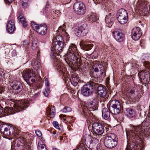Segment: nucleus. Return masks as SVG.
Instances as JSON below:
<instances>
[{"label": "nucleus", "mask_w": 150, "mask_h": 150, "mask_svg": "<svg viewBox=\"0 0 150 150\" xmlns=\"http://www.w3.org/2000/svg\"><path fill=\"white\" fill-rule=\"evenodd\" d=\"M38 94H35V97H37L38 96Z\"/></svg>", "instance_id": "obj_64"}, {"label": "nucleus", "mask_w": 150, "mask_h": 150, "mask_svg": "<svg viewBox=\"0 0 150 150\" xmlns=\"http://www.w3.org/2000/svg\"><path fill=\"white\" fill-rule=\"evenodd\" d=\"M117 138L113 133H110L107 135L105 140L104 144L106 147L109 148H112L117 145Z\"/></svg>", "instance_id": "obj_7"}, {"label": "nucleus", "mask_w": 150, "mask_h": 150, "mask_svg": "<svg viewBox=\"0 0 150 150\" xmlns=\"http://www.w3.org/2000/svg\"><path fill=\"white\" fill-rule=\"evenodd\" d=\"M15 27L13 20L9 21L7 26V31L10 33H12L15 30Z\"/></svg>", "instance_id": "obj_27"}, {"label": "nucleus", "mask_w": 150, "mask_h": 150, "mask_svg": "<svg viewBox=\"0 0 150 150\" xmlns=\"http://www.w3.org/2000/svg\"><path fill=\"white\" fill-rule=\"evenodd\" d=\"M30 136L28 134L18 137L16 141L17 143L14 145L15 150H23V146H25L28 149L31 148V142L29 141Z\"/></svg>", "instance_id": "obj_2"}, {"label": "nucleus", "mask_w": 150, "mask_h": 150, "mask_svg": "<svg viewBox=\"0 0 150 150\" xmlns=\"http://www.w3.org/2000/svg\"><path fill=\"white\" fill-rule=\"evenodd\" d=\"M31 26L39 34L42 35H45L47 33V28L45 24L38 25L34 22L31 23Z\"/></svg>", "instance_id": "obj_12"}, {"label": "nucleus", "mask_w": 150, "mask_h": 150, "mask_svg": "<svg viewBox=\"0 0 150 150\" xmlns=\"http://www.w3.org/2000/svg\"><path fill=\"white\" fill-rule=\"evenodd\" d=\"M55 108L54 106H49L47 108V113L48 116L53 118L55 115Z\"/></svg>", "instance_id": "obj_28"}, {"label": "nucleus", "mask_w": 150, "mask_h": 150, "mask_svg": "<svg viewBox=\"0 0 150 150\" xmlns=\"http://www.w3.org/2000/svg\"><path fill=\"white\" fill-rule=\"evenodd\" d=\"M5 2L6 3L11 4L13 1V0H4Z\"/></svg>", "instance_id": "obj_54"}, {"label": "nucleus", "mask_w": 150, "mask_h": 150, "mask_svg": "<svg viewBox=\"0 0 150 150\" xmlns=\"http://www.w3.org/2000/svg\"><path fill=\"white\" fill-rule=\"evenodd\" d=\"M96 141H93L87 147L91 150H96L95 148L96 146Z\"/></svg>", "instance_id": "obj_43"}, {"label": "nucleus", "mask_w": 150, "mask_h": 150, "mask_svg": "<svg viewBox=\"0 0 150 150\" xmlns=\"http://www.w3.org/2000/svg\"><path fill=\"white\" fill-rule=\"evenodd\" d=\"M92 127L93 133L98 135L102 134L104 131V127L100 122L93 123L92 125Z\"/></svg>", "instance_id": "obj_14"}, {"label": "nucleus", "mask_w": 150, "mask_h": 150, "mask_svg": "<svg viewBox=\"0 0 150 150\" xmlns=\"http://www.w3.org/2000/svg\"><path fill=\"white\" fill-rule=\"evenodd\" d=\"M71 110V108L69 107H65L62 110V112L66 113L70 112Z\"/></svg>", "instance_id": "obj_45"}, {"label": "nucleus", "mask_w": 150, "mask_h": 150, "mask_svg": "<svg viewBox=\"0 0 150 150\" xmlns=\"http://www.w3.org/2000/svg\"><path fill=\"white\" fill-rule=\"evenodd\" d=\"M13 57H16L17 55V52L16 50H13L11 53Z\"/></svg>", "instance_id": "obj_50"}, {"label": "nucleus", "mask_w": 150, "mask_h": 150, "mask_svg": "<svg viewBox=\"0 0 150 150\" xmlns=\"http://www.w3.org/2000/svg\"><path fill=\"white\" fill-rule=\"evenodd\" d=\"M52 124L54 127L56 128L57 129H59V125L57 121H54L53 122Z\"/></svg>", "instance_id": "obj_47"}, {"label": "nucleus", "mask_w": 150, "mask_h": 150, "mask_svg": "<svg viewBox=\"0 0 150 150\" xmlns=\"http://www.w3.org/2000/svg\"><path fill=\"white\" fill-rule=\"evenodd\" d=\"M135 11L142 16H146L150 11V3L139 0L137 3Z\"/></svg>", "instance_id": "obj_3"}, {"label": "nucleus", "mask_w": 150, "mask_h": 150, "mask_svg": "<svg viewBox=\"0 0 150 150\" xmlns=\"http://www.w3.org/2000/svg\"><path fill=\"white\" fill-rule=\"evenodd\" d=\"M111 104L112 105L110 109L111 113L115 115L119 114L121 109V104L120 101L116 100H113L112 101Z\"/></svg>", "instance_id": "obj_13"}, {"label": "nucleus", "mask_w": 150, "mask_h": 150, "mask_svg": "<svg viewBox=\"0 0 150 150\" xmlns=\"http://www.w3.org/2000/svg\"><path fill=\"white\" fill-rule=\"evenodd\" d=\"M69 120H69V121H71L73 120V119H72V118H69Z\"/></svg>", "instance_id": "obj_63"}, {"label": "nucleus", "mask_w": 150, "mask_h": 150, "mask_svg": "<svg viewBox=\"0 0 150 150\" xmlns=\"http://www.w3.org/2000/svg\"><path fill=\"white\" fill-rule=\"evenodd\" d=\"M66 115L61 114L59 115L60 117L62 118V120L63 122H65L66 123H67L69 121V120H69V118H72V117L71 116H68L66 117V118H64V117H66Z\"/></svg>", "instance_id": "obj_40"}, {"label": "nucleus", "mask_w": 150, "mask_h": 150, "mask_svg": "<svg viewBox=\"0 0 150 150\" xmlns=\"http://www.w3.org/2000/svg\"><path fill=\"white\" fill-rule=\"evenodd\" d=\"M16 128L6 124H1L0 126V130L1 132L4 136H9L13 138L15 137L16 135H17V132L16 131Z\"/></svg>", "instance_id": "obj_4"}, {"label": "nucleus", "mask_w": 150, "mask_h": 150, "mask_svg": "<svg viewBox=\"0 0 150 150\" xmlns=\"http://www.w3.org/2000/svg\"><path fill=\"white\" fill-rule=\"evenodd\" d=\"M114 13H110L109 14L107 15L105 19V21L106 23L111 24L114 21Z\"/></svg>", "instance_id": "obj_33"}, {"label": "nucleus", "mask_w": 150, "mask_h": 150, "mask_svg": "<svg viewBox=\"0 0 150 150\" xmlns=\"http://www.w3.org/2000/svg\"><path fill=\"white\" fill-rule=\"evenodd\" d=\"M71 84L74 86H77L79 82V79L76 75H72L70 79Z\"/></svg>", "instance_id": "obj_32"}, {"label": "nucleus", "mask_w": 150, "mask_h": 150, "mask_svg": "<svg viewBox=\"0 0 150 150\" xmlns=\"http://www.w3.org/2000/svg\"><path fill=\"white\" fill-rule=\"evenodd\" d=\"M128 93L127 96L130 100L135 101L137 98V99H139V97H137L138 96V92L135 88L131 89Z\"/></svg>", "instance_id": "obj_21"}, {"label": "nucleus", "mask_w": 150, "mask_h": 150, "mask_svg": "<svg viewBox=\"0 0 150 150\" xmlns=\"http://www.w3.org/2000/svg\"><path fill=\"white\" fill-rule=\"evenodd\" d=\"M126 112L127 115L130 117H132L135 115V112L133 109H132L127 108L126 109Z\"/></svg>", "instance_id": "obj_39"}, {"label": "nucleus", "mask_w": 150, "mask_h": 150, "mask_svg": "<svg viewBox=\"0 0 150 150\" xmlns=\"http://www.w3.org/2000/svg\"><path fill=\"white\" fill-rule=\"evenodd\" d=\"M4 115V111L3 110L2 108H0V116Z\"/></svg>", "instance_id": "obj_52"}, {"label": "nucleus", "mask_w": 150, "mask_h": 150, "mask_svg": "<svg viewBox=\"0 0 150 150\" xmlns=\"http://www.w3.org/2000/svg\"><path fill=\"white\" fill-rule=\"evenodd\" d=\"M23 77L27 83H30V79L31 78L35 77L36 75L33 70L31 69H25L23 71Z\"/></svg>", "instance_id": "obj_15"}, {"label": "nucleus", "mask_w": 150, "mask_h": 150, "mask_svg": "<svg viewBox=\"0 0 150 150\" xmlns=\"http://www.w3.org/2000/svg\"><path fill=\"white\" fill-rule=\"evenodd\" d=\"M97 84L93 81L84 85L81 88V93L84 96H87L91 95L94 87H96Z\"/></svg>", "instance_id": "obj_8"}, {"label": "nucleus", "mask_w": 150, "mask_h": 150, "mask_svg": "<svg viewBox=\"0 0 150 150\" xmlns=\"http://www.w3.org/2000/svg\"><path fill=\"white\" fill-rule=\"evenodd\" d=\"M94 71L97 73L96 77H100L105 74V71L104 67L101 64H96L93 67Z\"/></svg>", "instance_id": "obj_16"}, {"label": "nucleus", "mask_w": 150, "mask_h": 150, "mask_svg": "<svg viewBox=\"0 0 150 150\" xmlns=\"http://www.w3.org/2000/svg\"><path fill=\"white\" fill-rule=\"evenodd\" d=\"M37 38H32L30 46L32 49L33 50H35L37 47Z\"/></svg>", "instance_id": "obj_36"}, {"label": "nucleus", "mask_w": 150, "mask_h": 150, "mask_svg": "<svg viewBox=\"0 0 150 150\" xmlns=\"http://www.w3.org/2000/svg\"><path fill=\"white\" fill-rule=\"evenodd\" d=\"M77 148L79 150H87V149L83 141L81 142L80 144L77 146Z\"/></svg>", "instance_id": "obj_41"}, {"label": "nucleus", "mask_w": 150, "mask_h": 150, "mask_svg": "<svg viewBox=\"0 0 150 150\" xmlns=\"http://www.w3.org/2000/svg\"><path fill=\"white\" fill-rule=\"evenodd\" d=\"M96 139H94L89 134H86L82 138L81 141H83V143H85L86 146H88L93 141H97Z\"/></svg>", "instance_id": "obj_24"}, {"label": "nucleus", "mask_w": 150, "mask_h": 150, "mask_svg": "<svg viewBox=\"0 0 150 150\" xmlns=\"http://www.w3.org/2000/svg\"><path fill=\"white\" fill-rule=\"evenodd\" d=\"M73 9L75 12L79 15H83L86 12V6L81 2L75 3L73 5Z\"/></svg>", "instance_id": "obj_9"}, {"label": "nucleus", "mask_w": 150, "mask_h": 150, "mask_svg": "<svg viewBox=\"0 0 150 150\" xmlns=\"http://www.w3.org/2000/svg\"><path fill=\"white\" fill-rule=\"evenodd\" d=\"M11 86L13 89V92L17 94L22 89L23 86L21 83L17 81H14L11 83Z\"/></svg>", "instance_id": "obj_18"}, {"label": "nucleus", "mask_w": 150, "mask_h": 150, "mask_svg": "<svg viewBox=\"0 0 150 150\" xmlns=\"http://www.w3.org/2000/svg\"><path fill=\"white\" fill-rule=\"evenodd\" d=\"M35 134L37 136L39 137H41L42 135L41 132L39 131H36Z\"/></svg>", "instance_id": "obj_49"}, {"label": "nucleus", "mask_w": 150, "mask_h": 150, "mask_svg": "<svg viewBox=\"0 0 150 150\" xmlns=\"http://www.w3.org/2000/svg\"><path fill=\"white\" fill-rule=\"evenodd\" d=\"M55 64L56 65L57 68L59 71H60L63 74L65 73L66 71L65 67L59 60H57V61H56L55 62Z\"/></svg>", "instance_id": "obj_29"}, {"label": "nucleus", "mask_w": 150, "mask_h": 150, "mask_svg": "<svg viewBox=\"0 0 150 150\" xmlns=\"http://www.w3.org/2000/svg\"><path fill=\"white\" fill-rule=\"evenodd\" d=\"M35 79H32L31 80V82H30V83H28V84H32V83H34L35 81Z\"/></svg>", "instance_id": "obj_56"}, {"label": "nucleus", "mask_w": 150, "mask_h": 150, "mask_svg": "<svg viewBox=\"0 0 150 150\" xmlns=\"http://www.w3.org/2000/svg\"><path fill=\"white\" fill-rule=\"evenodd\" d=\"M142 32L140 28L136 27L134 28L132 31V38L134 40H138L142 35Z\"/></svg>", "instance_id": "obj_19"}, {"label": "nucleus", "mask_w": 150, "mask_h": 150, "mask_svg": "<svg viewBox=\"0 0 150 150\" xmlns=\"http://www.w3.org/2000/svg\"><path fill=\"white\" fill-rule=\"evenodd\" d=\"M38 145L39 147L40 148V149H42L46 147L45 145L42 143V141H41L38 143Z\"/></svg>", "instance_id": "obj_46"}, {"label": "nucleus", "mask_w": 150, "mask_h": 150, "mask_svg": "<svg viewBox=\"0 0 150 150\" xmlns=\"http://www.w3.org/2000/svg\"><path fill=\"white\" fill-rule=\"evenodd\" d=\"M27 103L24 101H19L14 104V109L12 107L5 108L4 109V115L13 114L25 109L28 106Z\"/></svg>", "instance_id": "obj_1"}, {"label": "nucleus", "mask_w": 150, "mask_h": 150, "mask_svg": "<svg viewBox=\"0 0 150 150\" xmlns=\"http://www.w3.org/2000/svg\"><path fill=\"white\" fill-rule=\"evenodd\" d=\"M89 20L90 22H94L96 21L97 19V17L96 14L92 13L89 15Z\"/></svg>", "instance_id": "obj_38"}, {"label": "nucleus", "mask_w": 150, "mask_h": 150, "mask_svg": "<svg viewBox=\"0 0 150 150\" xmlns=\"http://www.w3.org/2000/svg\"><path fill=\"white\" fill-rule=\"evenodd\" d=\"M28 45V43L27 41H25L23 42V45L24 47H26Z\"/></svg>", "instance_id": "obj_51"}, {"label": "nucleus", "mask_w": 150, "mask_h": 150, "mask_svg": "<svg viewBox=\"0 0 150 150\" xmlns=\"http://www.w3.org/2000/svg\"><path fill=\"white\" fill-rule=\"evenodd\" d=\"M146 127L144 126L139 125L134 127L133 130L130 131L129 134L130 137H136L138 139L140 138V137L142 136L145 134L146 132L145 130Z\"/></svg>", "instance_id": "obj_6"}, {"label": "nucleus", "mask_w": 150, "mask_h": 150, "mask_svg": "<svg viewBox=\"0 0 150 150\" xmlns=\"http://www.w3.org/2000/svg\"><path fill=\"white\" fill-rule=\"evenodd\" d=\"M18 19L24 27H26L27 25V23L25 17L22 14H20L18 17Z\"/></svg>", "instance_id": "obj_34"}, {"label": "nucleus", "mask_w": 150, "mask_h": 150, "mask_svg": "<svg viewBox=\"0 0 150 150\" xmlns=\"http://www.w3.org/2000/svg\"><path fill=\"white\" fill-rule=\"evenodd\" d=\"M98 93L99 96L101 98H103V101L107 99L109 96L108 93H107V91L102 86H99L97 88Z\"/></svg>", "instance_id": "obj_20"}, {"label": "nucleus", "mask_w": 150, "mask_h": 150, "mask_svg": "<svg viewBox=\"0 0 150 150\" xmlns=\"http://www.w3.org/2000/svg\"><path fill=\"white\" fill-rule=\"evenodd\" d=\"M54 41L56 43H64V42L63 38L62 37V36L60 35H58L55 36L54 37Z\"/></svg>", "instance_id": "obj_37"}, {"label": "nucleus", "mask_w": 150, "mask_h": 150, "mask_svg": "<svg viewBox=\"0 0 150 150\" xmlns=\"http://www.w3.org/2000/svg\"><path fill=\"white\" fill-rule=\"evenodd\" d=\"M115 39L119 42H122L124 38V35L120 30H115L112 32Z\"/></svg>", "instance_id": "obj_23"}, {"label": "nucleus", "mask_w": 150, "mask_h": 150, "mask_svg": "<svg viewBox=\"0 0 150 150\" xmlns=\"http://www.w3.org/2000/svg\"><path fill=\"white\" fill-rule=\"evenodd\" d=\"M99 144H98V145L96 146L95 149L96 150H98L99 149V145H98Z\"/></svg>", "instance_id": "obj_58"}, {"label": "nucleus", "mask_w": 150, "mask_h": 150, "mask_svg": "<svg viewBox=\"0 0 150 150\" xmlns=\"http://www.w3.org/2000/svg\"><path fill=\"white\" fill-rule=\"evenodd\" d=\"M64 43H57L55 44L53 43V47L51 49V55L57 54L61 52L64 47Z\"/></svg>", "instance_id": "obj_17"}, {"label": "nucleus", "mask_w": 150, "mask_h": 150, "mask_svg": "<svg viewBox=\"0 0 150 150\" xmlns=\"http://www.w3.org/2000/svg\"><path fill=\"white\" fill-rule=\"evenodd\" d=\"M67 53L73 54L79 53L78 51L76 46L74 44H71L70 45Z\"/></svg>", "instance_id": "obj_30"}, {"label": "nucleus", "mask_w": 150, "mask_h": 150, "mask_svg": "<svg viewBox=\"0 0 150 150\" xmlns=\"http://www.w3.org/2000/svg\"><path fill=\"white\" fill-rule=\"evenodd\" d=\"M64 35L65 37H66V38L67 39H68L69 38V35H68V34H67V32L65 31H64Z\"/></svg>", "instance_id": "obj_53"}, {"label": "nucleus", "mask_w": 150, "mask_h": 150, "mask_svg": "<svg viewBox=\"0 0 150 150\" xmlns=\"http://www.w3.org/2000/svg\"><path fill=\"white\" fill-rule=\"evenodd\" d=\"M87 33V25L84 24L78 28V31L76 33V35L78 37H83L85 36Z\"/></svg>", "instance_id": "obj_22"}, {"label": "nucleus", "mask_w": 150, "mask_h": 150, "mask_svg": "<svg viewBox=\"0 0 150 150\" xmlns=\"http://www.w3.org/2000/svg\"><path fill=\"white\" fill-rule=\"evenodd\" d=\"M66 56L67 58L65 59V61L69 66L76 64H81L82 61L79 53H67Z\"/></svg>", "instance_id": "obj_5"}, {"label": "nucleus", "mask_w": 150, "mask_h": 150, "mask_svg": "<svg viewBox=\"0 0 150 150\" xmlns=\"http://www.w3.org/2000/svg\"><path fill=\"white\" fill-rule=\"evenodd\" d=\"M20 4L24 8H26L28 6V3L29 0H20Z\"/></svg>", "instance_id": "obj_42"}, {"label": "nucleus", "mask_w": 150, "mask_h": 150, "mask_svg": "<svg viewBox=\"0 0 150 150\" xmlns=\"http://www.w3.org/2000/svg\"><path fill=\"white\" fill-rule=\"evenodd\" d=\"M53 150H60L57 148H53Z\"/></svg>", "instance_id": "obj_62"}, {"label": "nucleus", "mask_w": 150, "mask_h": 150, "mask_svg": "<svg viewBox=\"0 0 150 150\" xmlns=\"http://www.w3.org/2000/svg\"><path fill=\"white\" fill-rule=\"evenodd\" d=\"M102 116L105 120L108 119L110 117V112L106 108H104L102 110Z\"/></svg>", "instance_id": "obj_35"}, {"label": "nucleus", "mask_w": 150, "mask_h": 150, "mask_svg": "<svg viewBox=\"0 0 150 150\" xmlns=\"http://www.w3.org/2000/svg\"><path fill=\"white\" fill-rule=\"evenodd\" d=\"M47 91H48L49 92H50V88H49V86H48V87H47Z\"/></svg>", "instance_id": "obj_60"}, {"label": "nucleus", "mask_w": 150, "mask_h": 150, "mask_svg": "<svg viewBox=\"0 0 150 150\" xmlns=\"http://www.w3.org/2000/svg\"><path fill=\"white\" fill-rule=\"evenodd\" d=\"M128 16L127 11L124 9L121 8L118 11L117 19L120 24H124L127 21Z\"/></svg>", "instance_id": "obj_10"}, {"label": "nucleus", "mask_w": 150, "mask_h": 150, "mask_svg": "<svg viewBox=\"0 0 150 150\" xmlns=\"http://www.w3.org/2000/svg\"><path fill=\"white\" fill-rule=\"evenodd\" d=\"M80 45L82 48L86 51L90 50L93 46V44H89L87 41L84 40H82L80 42Z\"/></svg>", "instance_id": "obj_26"}, {"label": "nucleus", "mask_w": 150, "mask_h": 150, "mask_svg": "<svg viewBox=\"0 0 150 150\" xmlns=\"http://www.w3.org/2000/svg\"><path fill=\"white\" fill-rule=\"evenodd\" d=\"M40 150H47L46 147L44 148H42V149H40Z\"/></svg>", "instance_id": "obj_61"}, {"label": "nucleus", "mask_w": 150, "mask_h": 150, "mask_svg": "<svg viewBox=\"0 0 150 150\" xmlns=\"http://www.w3.org/2000/svg\"><path fill=\"white\" fill-rule=\"evenodd\" d=\"M96 110V109L94 108V106H92L91 105L90 106L88 105V106H86L83 109V114L85 117L86 118H88L90 116V113H91V111H94Z\"/></svg>", "instance_id": "obj_25"}, {"label": "nucleus", "mask_w": 150, "mask_h": 150, "mask_svg": "<svg viewBox=\"0 0 150 150\" xmlns=\"http://www.w3.org/2000/svg\"><path fill=\"white\" fill-rule=\"evenodd\" d=\"M144 65L146 67V70H142L138 73V75L141 81H146L148 76V74H150V68L149 62L145 61L144 62Z\"/></svg>", "instance_id": "obj_11"}, {"label": "nucleus", "mask_w": 150, "mask_h": 150, "mask_svg": "<svg viewBox=\"0 0 150 150\" xmlns=\"http://www.w3.org/2000/svg\"><path fill=\"white\" fill-rule=\"evenodd\" d=\"M126 150H142V148L139 145H136L134 143L127 145Z\"/></svg>", "instance_id": "obj_31"}, {"label": "nucleus", "mask_w": 150, "mask_h": 150, "mask_svg": "<svg viewBox=\"0 0 150 150\" xmlns=\"http://www.w3.org/2000/svg\"><path fill=\"white\" fill-rule=\"evenodd\" d=\"M105 127L106 133L108 134L111 130V127L110 125L107 124L105 125Z\"/></svg>", "instance_id": "obj_44"}, {"label": "nucleus", "mask_w": 150, "mask_h": 150, "mask_svg": "<svg viewBox=\"0 0 150 150\" xmlns=\"http://www.w3.org/2000/svg\"><path fill=\"white\" fill-rule=\"evenodd\" d=\"M2 72H1V71H0V79H1L2 78Z\"/></svg>", "instance_id": "obj_59"}, {"label": "nucleus", "mask_w": 150, "mask_h": 150, "mask_svg": "<svg viewBox=\"0 0 150 150\" xmlns=\"http://www.w3.org/2000/svg\"><path fill=\"white\" fill-rule=\"evenodd\" d=\"M65 28V24H64L63 25V27L62 26H60L59 27V28H58V32H59L60 31H63V30H64V28Z\"/></svg>", "instance_id": "obj_48"}, {"label": "nucleus", "mask_w": 150, "mask_h": 150, "mask_svg": "<svg viewBox=\"0 0 150 150\" xmlns=\"http://www.w3.org/2000/svg\"><path fill=\"white\" fill-rule=\"evenodd\" d=\"M44 95L46 97L48 96V94L46 90H44L43 91Z\"/></svg>", "instance_id": "obj_55"}, {"label": "nucleus", "mask_w": 150, "mask_h": 150, "mask_svg": "<svg viewBox=\"0 0 150 150\" xmlns=\"http://www.w3.org/2000/svg\"><path fill=\"white\" fill-rule=\"evenodd\" d=\"M45 84L47 87L49 86V83L47 80L46 79L45 81Z\"/></svg>", "instance_id": "obj_57"}]
</instances>
